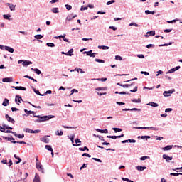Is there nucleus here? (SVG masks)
<instances>
[{
    "instance_id": "nucleus-1",
    "label": "nucleus",
    "mask_w": 182,
    "mask_h": 182,
    "mask_svg": "<svg viewBox=\"0 0 182 182\" xmlns=\"http://www.w3.org/2000/svg\"><path fill=\"white\" fill-rule=\"evenodd\" d=\"M38 119L34 120L35 123H43V122H48L50 119H55V115H34Z\"/></svg>"
},
{
    "instance_id": "nucleus-2",
    "label": "nucleus",
    "mask_w": 182,
    "mask_h": 182,
    "mask_svg": "<svg viewBox=\"0 0 182 182\" xmlns=\"http://www.w3.org/2000/svg\"><path fill=\"white\" fill-rule=\"evenodd\" d=\"M133 129H143L144 130H155L156 132L159 130V128L154 127H133Z\"/></svg>"
},
{
    "instance_id": "nucleus-3",
    "label": "nucleus",
    "mask_w": 182,
    "mask_h": 182,
    "mask_svg": "<svg viewBox=\"0 0 182 182\" xmlns=\"http://www.w3.org/2000/svg\"><path fill=\"white\" fill-rule=\"evenodd\" d=\"M174 92H176V90L172 89V90H169L168 91H164L163 95H164V97H169V96H171V95H173V93H174Z\"/></svg>"
},
{
    "instance_id": "nucleus-4",
    "label": "nucleus",
    "mask_w": 182,
    "mask_h": 182,
    "mask_svg": "<svg viewBox=\"0 0 182 182\" xmlns=\"http://www.w3.org/2000/svg\"><path fill=\"white\" fill-rule=\"evenodd\" d=\"M122 112H141V109L139 108H124L122 109Z\"/></svg>"
},
{
    "instance_id": "nucleus-5",
    "label": "nucleus",
    "mask_w": 182,
    "mask_h": 182,
    "mask_svg": "<svg viewBox=\"0 0 182 182\" xmlns=\"http://www.w3.org/2000/svg\"><path fill=\"white\" fill-rule=\"evenodd\" d=\"M47 137H50V136L49 135H46L41 138H40V141H42L43 143H46V144H48L49 141H50V139H49V138Z\"/></svg>"
},
{
    "instance_id": "nucleus-6",
    "label": "nucleus",
    "mask_w": 182,
    "mask_h": 182,
    "mask_svg": "<svg viewBox=\"0 0 182 182\" xmlns=\"http://www.w3.org/2000/svg\"><path fill=\"white\" fill-rule=\"evenodd\" d=\"M6 120L9 122V123H12V124H15V119L14 118L11 117L8 114L5 115Z\"/></svg>"
},
{
    "instance_id": "nucleus-7",
    "label": "nucleus",
    "mask_w": 182,
    "mask_h": 182,
    "mask_svg": "<svg viewBox=\"0 0 182 182\" xmlns=\"http://www.w3.org/2000/svg\"><path fill=\"white\" fill-rule=\"evenodd\" d=\"M23 100L22 99V97H21V95H16V97H15V103H16V105H19V103H21V102Z\"/></svg>"
},
{
    "instance_id": "nucleus-8",
    "label": "nucleus",
    "mask_w": 182,
    "mask_h": 182,
    "mask_svg": "<svg viewBox=\"0 0 182 182\" xmlns=\"http://www.w3.org/2000/svg\"><path fill=\"white\" fill-rule=\"evenodd\" d=\"M156 35V31L151 30L150 31H148L144 35L145 38H149V36H154Z\"/></svg>"
},
{
    "instance_id": "nucleus-9",
    "label": "nucleus",
    "mask_w": 182,
    "mask_h": 182,
    "mask_svg": "<svg viewBox=\"0 0 182 182\" xmlns=\"http://www.w3.org/2000/svg\"><path fill=\"white\" fill-rule=\"evenodd\" d=\"M75 144H73V146L74 147H79L80 146H82V141H80V139L79 138H77L75 139Z\"/></svg>"
},
{
    "instance_id": "nucleus-10",
    "label": "nucleus",
    "mask_w": 182,
    "mask_h": 182,
    "mask_svg": "<svg viewBox=\"0 0 182 182\" xmlns=\"http://www.w3.org/2000/svg\"><path fill=\"white\" fill-rule=\"evenodd\" d=\"M180 68V65H178L173 68H171L166 73V74L168 75V73H174V72H177V70H179Z\"/></svg>"
},
{
    "instance_id": "nucleus-11",
    "label": "nucleus",
    "mask_w": 182,
    "mask_h": 182,
    "mask_svg": "<svg viewBox=\"0 0 182 182\" xmlns=\"http://www.w3.org/2000/svg\"><path fill=\"white\" fill-rule=\"evenodd\" d=\"M162 158L164 159V160H166V161L167 163H169V161H171V160H173V156H169L167 154H164L162 156Z\"/></svg>"
},
{
    "instance_id": "nucleus-12",
    "label": "nucleus",
    "mask_w": 182,
    "mask_h": 182,
    "mask_svg": "<svg viewBox=\"0 0 182 182\" xmlns=\"http://www.w3.org/2000/svg\"><path fill=\"white\" fill-rule=\"evenodd\" d=\"M2 82L4 83H11V82H14V78H12V77H4L2 79Z\"/></svg>"
},
{
    "instance_id": "nucleus-13",
    "label": "nucleus",
    "mask_w": 182,
    "mask_h": 182,
    "mask_svg": "<svg viewBox=\"0 0 182 182\" xmlns=\"http://www.w3.org/2000/svg\"><path fill=\"white\" fill-rule=\"evenodd\" d=\"M4 50H6L7 52H9L10 53H14V52H15V50L14 49V48L8 46H4Z\"/></svg>"
},
{
    "instance_id": "nucleus-14",
    "label": "nucleus",
    "mask_w": 182,
    "mask_h": 182,
    "mask_svg": "<svg viewBox=\"0 0 182 182\" xmlns=\"http://www.w3.org/2000/svg\"><path fill=\"white\" fill-rule=\"evenodd\" d=\"M11 134H14V136H15V137H18V139H23V137H25V134H16V132H11Z\"/></svg>"
},
{
    "instance_id": "nucleus-15",
    "label": "nucleus",
    "mask_w": 182,
    "mask_h": 182,
    "mask_svg": "<svg viewBox=\"0 0 182 182\" xmlns=\"http://www.w3.org/2000/svg\"><path fill=\"white\" fill-rule=\"evenodd\" d=\"M0 132H1V133H12V131L6 130V128L4 127L3 125H0Z\"/></svg>"
},
{
    "instance_id": "nucleus-16",
    "label": "nucleus",
    "mask_w": 182,
    "mask_h": 182,
    "mask_svg": "<svg viewBox=\"0 0 182 182\" xmlns=\"http://www.w3.org/2000/svg\"><path fill=\"white\" fill-rule=\"evenodd\" d=\"M12 89H15L16 90H23V91H26V87H23V86H12L11 87Z\"/></svg>"
},
{
    "instance_id": "nucleus-17",
    "label": "nucleus",
    "mask_w": 182,
    "mask_h": 182,
    "mask_svg": "<svg viewBox=\"0 0 182 182\" xmlns=\"http://www.w3.org/2000/svg\"><path fill=\"white\" fill-rule=\"evenodd\" d=\"M136 168L138 171H144V170L147 169V167L139 165L136 166Z\"/></svg>"
},
{
    "instance_id": "nucleus-18",
    "label": "nucleus",
    "mask_w": 182,
    "mask_h": 182,
    "mask_svg": "<svg viewBox=\"0 0 182 182\" xmlns=\"http://www.w3.org/2000/svg\"><path fill=\"white\" fill-rule=\"evenodd\" d=\"M36 168H37V170H38V171H41L42 173H43V166H42V164H36Z\"/></svg>"
},
{
    "instance_id": "nucleus-19",
    "label": "nucleus",
    "mask_w": 182,
    "mask_h": 182,
    "mask_svg": "<svg viewBox=\"0 0 182 182\" xmlns=\"http://www.w3.org/2000/svg\"><path fill=\"white\" fill-rule=\"evenodd\" d=\"M96 55H97V53H93V50H91L88 51L87 56H90V58H96Z\"/></svg>"
},
{
    "instance_id": "nucleus-20",
    "label": "nucleus",
    "mask_w": 182,
    "mask_h": 182,
    "mask_svg": "<svg viewBox=\"0 0 182 182\" xmlns=\"http://www.w3.org/2000/svg\"><path fill=\"white\" fill-rule=\"evenodd\" d=\"M23 66H29V65H32V62L28 60H23Z\"/></svg>"
},
{
    "instance_id": "nucleus-21",
    "label": "nucleus",
    "mask_w": 182,
    "mask_h": 182,
    "mask_svg": "<svg viewBox=\"0 0 182 182\" xmlns=\"http://www.w3.org/2000/svg\"><path fill=\"white\" fill-rule=\"evenodd\" d=\"M73 48H70L67 53H65V56H73Z\"/></svg>"
},
{
    "instance_id": "nucleus-22",
    "label": "nucleus",
    "mask_w": 182,
    "mask_h": 182,
    "mask_svg": "<svg viewBox=\"0 0 182 182\" xmlns=\"http://www.w3.org/2000/svg\"><path fill=\"white\" fill-rule=\"evenodd\" d=\"M2 106H4L5 107H6V106H9V100H8V98H4L2 102Z\"/></svg>"
},
{
    "instance_id": "nucleus-23",
    "label": "nucleus",
    "mask_w": 182,
    "mask_h": 182,
    "mask_svg": "<svg viewBox=\"0 0 182 182\" xmlns=\"http://www.w3.org/2000/svg\"><path fill=\"white\" fill-rule=\"evenodd\" d=\"M31 89H33L34 93L36 95H38V96H43V94H41L38 90H36V88L33 87V86L31 87Z\"/></svg>"
},
{
    "instance_id": "nucleus-24",
    "label": "nucleus",
    "mask_w": 182,
    "mask_h": 182,
    "mask_svg": "<svg viewBox=\"0 0 182 182\" xmlns=\"http://www.w3.org/2000/svg\"><path fill=\"white\" fill-rule=\"evenodd\" d=\"M9 141H11V143H13V144H16L18 143V141H15V138H14L12 135H10L9 138Z\"/></svg>"
},
{
    "instance_id": "nucleus-25",
    "label": "nucleus",
    "mask_w": 182,
    "mask_h": 182,
    "mask_svg": "<svg viewBox=\"0 0 182 182\" xmlns=\"http://www.w3.org/2000/svg\"><path fill=\"white\" fill-rule=\"evenodd\" d=\"M33 182H41V178L39 177V175L36 173L34 179L33 180Z\"/></svg>"
},
{
    "instance_id": "nucleus-26",
    "label": "nucleus",
    "mask_w": 182,
    "mask_h": 182,
    "mask_svg": "<svg viewBox=\"0 0 182 182\" xmlns=\"http://www.w3.org/2000/svg\"><path fill=\"white\" fill-rule=\"evenodd\" d=\"M148 106H151V107H159V105L154 102H150L147 104Z\"/></svg>"
},
{
    "instance_id": "nucleus-27",
    "label": "nucleus",
    "mask_w": 182,
    "mask_h": 182,
    "mask_svg": "<svg viewBox=\"0 0 182 182\" xmlns=\"http://www.w3.org/2000/svg\"><path fill=\"white\" fill-rule=\"evenodd\" d=\"M171 149H173V145H168L165 147H163L162 150H164V151H167L168 150H171Z\"/></svg>"
},
{
    "instance_id": "nucleus-28",
    "label": "nucleus",
    "mask_w": 182,
    "mask_h": 182,
    "mask_svg": "<svg viewBox=\"0 0 182 182\" xmlns=\"http://www.w3.org/2000/svg\"><path fill=\"white\" fill-rule=\"evenodd\" d=\"M98 49H102L103 50H107L108 49H110V47L107 46H98Z\"/></svg>"
},
{
    "instance_id": "nucleus-29",
    "label": "nucleus",
    "mask_w": 182,
    "mask_h": 182,
    "mask_svg": "<svg viewBox=\"0 0 182 182\" xmlns=\"http://www.w3.org/2000/svg\"><path fill=\"white\" fill-rule=\"evenodd\" d=\"M95 130H96V132H98L99 133H105V134L109 133V130H107V129H96Z\"/></svg>"
},
{
    "instance_id": "nucleus-30",
    "label": "nucleus",
    "mask_w": 182,
    "mask_h": 182,
    "mask_svg": "<svg viewBox=\"0 0 182 182\" xmlns=\"http://www.w3.org/2000/svg\"><path fill=\"white\" fill-rule=\"evenodd\" d=\"M91 80H99L100 82H106V80H107V78L106 77L98 78V79L92 78L91 79Z\"/></svg>"
},
{
    "instance_id": "nucleus-31",
    "label": "nucleus",
    "mask_w": 182,
    "mask_h": 182,
    "mask_svg": "<svg viewBox=\"0 0 182 182\" xmlns=\"http://www.w3.org/2000/svg\"><path fill=\"white\" fill-rule=\"evenodd\" d=\"M35 39H37V41H39L40 39H42L43 38V35L41 34H37L34 36Z\"/></svg>"
},
{
    "instance_id": "nucleus-32",
    "label": "nucleus",
    "mask_w": 182,
    "mask_h": 182,
    "mask_svg": "<svg viewBox=\"0 0 182 182\" xmlns=\"http://www.w3.org/2000/svg\"><path fill=\"white\" fill-rule=\"evenodd\" d=\"M78 150H80V151H89V148H87V146H84V147H80L78 148Z\"/></svg>"
},
{
    "instance_id": "nucleus-33",
    "label": "nucleus",
    "mask_w": 182,
    "mask_h": 182,
    "mask_svg": "<svg viewBox=\"0 0 182 182\" xmlns=\"http://www.w3.org/2000/svg\"><path fill=\"white\" fill-rule=\"evenodd\" d=\"M107 139H113L114 140H116V139H119V137L116 135H107Z\"/></svg>"
},
{
    "instance_id": "nucleus-34",
    "label": "nucleus",
    "mask_w": 182,
    "mask_h": 182,
    "mask_svg": "<svg viewBox=\"0 0 182 182\" xmlns=\"http://www.w3.org/2000/svg\"><path fill=\"white\" fill-rule=\"evenodd\" d=\"M55 136H63V131L60 130H57L55 132Z\"/></svg>"
},
{
    "instance_id": "nucleus-35",
    "label": "nucleus",
    "mask_w": 182,
    "mask_h": 182,
    "mask_svg": "<svg viewBox=\"0 0 182 182\" xmlns=\"http://www.w3.org/2000/svg\"><path fill=\"white\" fill-rule=\"evenodd\" d=\"M95 90L97 91H100V90H107V87H96Z\"/></svg>"
},
{
    "instance_id": "nucleus-36",
    "label": "nucleus",
    "mask_w": 182,
    "mask_h": 182,
    "mask_svg": "<svg viewBox=\"0 0 182 182\" xmlns=\"http://www.w3.org/2000/svg\"><path fill=\"white\" fill-rule=\"evenodd\" d=\"M4 19H7V21H11V14H4Z\"/></svg>"
},
{
    "instance_id": "nucleus-37",
    "label": "nucleus",
    "mask_w": 182,
    "mask_h": 182,
    "mask_svg": "<svg viewBox=\"0 0 182 182\" xmlns=\"http://www.w3.org/2000/svg\"><path fill=\"white\" fill-rule=\"evenodd\" d=\"M173 43H174L173 42H169L167 43H164V44H161L159 45V47L161 48L163 46H171V45H173Z\"/></svg>"
},
{
    "instance_id": "nucleus-38",
    "label": "nucleus",
    "mask_w": 182,
    "mask_h": 182,
    "mask_svg": "<svg viewBox=\"0 0 182 182\" xmlns=\"http://www.w3.org/2000/svg\"><path fill=\"white\" fill-rule=\"evenodd\" d=\"M51 11L53 13V14H59V8L58 7H54L52 9Z\"/></svg>"
},
{
    "instance_id": "nucleus-39",
    "label": "nucleus",
    "mask_w": 182,
    "mask_h": 182,
    "mask_svg": "<svg viewBox=\"0 0 182 182\" xmlns=\"http://www.w3.org/2000/svg\"><path fill=\"white\" fill-rule=\"evenodd\" d=\"M68 137L71 140V143L73 144V143H75V134H72L70 136L68 135Z\"/></svg>"
},
{
    "instance_id": "nucleus-40",
    "label": "nucleus",
    "mask_w": 182,
    "mask_h": 182,
    "mask_svg": "<svg viewBox=\"0 0 182 182\" xmlns=\"http://www.w3.org/2000/svg\"><path fill=\"white\" fill-rule=\"evenodd\" d=\"M131 101L133 102V103H141V99L138 98V99H132Z\"/></svg>"
},
{
    "instance_id": "nucleus-41",
    "label": "nucleus",
    "mask_w": 182,
    "mask_h": 182,
    "mask_svg": "<svg viewBox=\"0 0 182 182\" xmlns=\"http://www.w3.org/2000/svg\"><path fill=\"white\" fill-rule=\"evenodd\" d=\"M141 139L142 140H149V139H151V136H149V135H144V136H141Z\"/></svg>"
},
{
    "instance_id": "nucleus-42",
    "label": "nucleus",
    "mask_w": 182,
    "mask_h": 182,
    "mask_svg": "<svg viewBox=\"0 0 182 182\" xmlns=\"http://www.w3.org/2000/svg\"><path fill=\"white\" fill-rule=\"evenodd\" d=\"M146 15H154L156 14V11H150L149 10L145 11Z\"/></svg>"
},
{
    "instance_id": "nucleus-43",
    "label": "nucleus",
    "mask_w": 182,
    "mask_h": 182,
    "mask_svg": "<svg viewBox=\"0 0 182 182\" xmlns=\"http://www.w3.org/2000/svg\"><path fill=\"white\" fill-rule=\"evenodd\" d=\"M3 127H5L7 130H13V127H9L8 125H6V124H2Z\"/></svg>"
},
{
    "instance_id": "nucleus-44",
    "label": "nucleus",
    "mask_w": 182,
    "mask_h": 182,
    "mask_svg": "<svg viewBox=\"0 0 182 182\" xmlns=\"http://www.w3.org/2000/svg\"><path fill=\"white\" fill-rule=\"evenodd\" d=\"M112 130H114V133H117V132H123V129L122 128H112Z\"/></svg>"
},
{
    "instance_id": "nucleus-45",
    "label": "nucleus",
    "mask_w": 182,
    "mask_h": 182,
    "mask_svg": "<svg viewBox=\"0 0 182 182\" xmlns=\"http://www.w3.org/2000/svg\"><path fill=\"white\" fill-rule=\"evenodd\" d=\"M34 72L36 75H42V71L39 68H34Z\"/></svg>"
},
{
    "instance_id": "nucleus-46",
    "label": "nucleus",
    "mask_w": 182,
    "mask_h": 182,
    "mask_svg": "<svg viewBox=\"0 0 182 182\" xmlns=\"http://www.w3.org/2000/svg\"><path fill=\"white\" fill-rule=\"evenodd\" d=\"M118 86H121V87H129V84H121L120 82L117 83Z\"/></svg>"
},
{
    "instance_id": "nucleus-47",
    "label": "nucleus",
    "mask_w": 182,
    "mask_h": 182,
    "mask_svg": "<svg viewBox=\"0 0 182 182\" xmlns=\"http://www.w3.org/2000/svg\"><path fill=\"white\" fill-rule=\"evenodd\" d=\"M45 148L48 151H52L53 150V149L52 148V146H50V145H46Z\"/></svg>"
},
{
    "instance_id": "nucleus-48",
    "label": "nucleus",
    "mask_w": 182,
    "mask_h": 182,
    "mask_svg": "<svg viewBox=\"0 0 182 182\" xmlns=\"http://www.w3.org/2000/svg\"><path fill=\"white\" fill-rule=\"evenodd\" d=\"M46 46H48V48H55V43H47Z\"/></svg>"
},
{
    "instance_id": "nucleus-49",
    "label": "nucleus",
    "mask_w": 182,
    "mask_h": 182,
    "mask_svg": "<svg viewBox=\"0 0 182 182\" xmlns=\"http://www.w3.org/2000/svg\"><path fill=\"white\" fill-rule=\"evenodd\" d=\"M178 21H180V19L176 18V19H173V20H171V21H168L167 23H174L175 22H178Z\"/></svg>"
},
{
    "instance_id": "nucleus-50",
    "label": "nucleus",
    "mask_w": 182,
    "mask_h": 182,
    "mask_svg": "<svg viewBox=\"0 0 182 182\" xmlns=\"http://www.w3.org/2000/svg\"><path fill=\"white\" fill-rule=\"evenodd\" d=\"M64 36H66V34H63V35H60V36H55L54 38L55 39H63Z\"/></svg>"
},
{
    "instance_id": "nucleus-51",
    "label": "nucleus",
    "mask_w": 182,
    "mask_h": 182,
    "mask_svg": "<svg viewBox=\"0 0 182 182\" xmlns=\"http://www.w3.org/2000/svg\"><path fill=\"white\" fill-rule=\"evenodd\" d=\"M95 61L97 62L98 63H105V60H102V59H99V58H95Z\"/></svg>"
},
{
    "instance_id": "nucleus-52",
    "label": "nucleus",
    "mask_w": 182,
    "mask_h": 182,
    "mask_svg": "<svg viewBox=\"0 0 182 182\" xmlns=\"http://www.w3.org/2000/svg\"><path fill=\"white\" fill-rule=\"evenodd\" d=\"M147 159H150V156H141L139 160H141V161H144V160Z\"/></svg>"
},
{
    "instance_id": "nucleus-53",
    "label": "nucleus",
    "mask_w": 182,
    "mask_h": 182,
    "mask_svg": "<svg viewBox=\"0 0 182 182\" xmlns=\"http://www.w3.org/2000/svg\"><path fill=\"white\" fill-rule=\"evenodd\" d=\"M65 8H66L67 11H71L72 9V6L70 4H65Z\"/></svg>"
},
{
    "instance_id": "nucleus-54",
    "label": "nucleus",
    "mask_w": 182,
    "mask_h": 182,
    "mask_svg": "<svg viewBox=\"0 0 182 182\" xmlns=\"http://www.w3.org/2000/svg\"><path fill=\"white\" fill-rule=\"evenodd\" d=\"M24 112L26 113V114H27V116H29L30 114H32V111L31 110H28L26 109H24Z\"/></svg>"
},
{
    "instance_id": "nucleus-55",
    "label": "nucleus",
    "mask_w": 182,
    "mask_h": 182,
    "mask_svg": "<svg viewBox=\"0 0 182 182\" xmlns=\"http://www.w3.org/2000/svg\"><path fill=\"white\" fill-rule=\"evenodd\" d=\"M129 26H136V28H139V26H139V24H136L134 22H132V23L129 24Z\"/></svg>"
},
{
    "instance_id": "nucleus-56",
    "label": "nucleus",
    "mask_w": 182,
    "mask_h": 182,
    "mask_svg": "<svg viewBox=\"0 0 182 182\" xmlns=\"http://www.w3.org/2000/svg\"><path fill=\"white\" fill-rule=\"evenodd\" d=\"M73 93H79V90H77L76 89L71 90V93H70V96H72V95H73Z\"/></svg>"
},
{
    "instance_id": "nucleus-57",
    "label": "nucleus",
    "mask_w": 182,
    "mask_h": 182,
    "mask_svg": "<svg viewBox=\"0 0 182 182\" xmlns=\"http://www.w3.org/2000/svg\"><path fill=\"white\" fill-rule=\"evenodd\" d=\"M46 95H52V90H48L44 94H43V96H46Z\"/></svg>"
},
{
    "instance_id": "nucleus-58",
    "label": "nucleus",
    "mask_w": 182,
    "mask_h": 182,
    "mask_svg": "<svg viewBox=\"0 0 182 182\" xmlns=\"http://www.w3.org/2000/svg\"><path fill=\"white\" fill-rule=\"evenodd\" d=\"M122 180L123 181H127V182H134V181H132V180H130V179H129L127 178H122Z\"/></svg>"
},
{
    "instance_id": "nucleus-59",
    "label": "nucleus",
    "mask_w": 182,
    "mask_h": 182,
    "mask_svg": "<svg viewBox=\"0 0 182 182\" xmlns=\"http://www.w3.org/2000/svg\"><path fill=\"white\" fill-rule=\"evenodd\" d=\"M155 140H163L164 137L163 136H154Z\"/></svg>"
},
{
    "instance_id": "nucleus-60",
    "label": "nucleus",
    "mask_w": 182,
    "mask_h": 182,
    "mask_svg": "<svg viewBox=\"0 0 182 182\" xmlns=\"http://www.w3.org/2000/svg\"><path fill=\"white\" fill-rule=\"evenodd\" d=\"M115 60H123V58H122L120 55H116Z\"/></svg>"
},
{
    "instance_id": "nucleus-61",
    "label": "nucleus",
    "mask_w": 182,
    "mask_h": 182,
    "mask_svg": "<svg viewBox=\"0 0 182 182\" xmlns=\"http://www.w3.org/2000/svg\"><path fill=\"white\" fill-rule=\"evenodd\" d=\"M16 6L14 5V4H11V6H9L10 11H15Z\"/></svg>"
},
{
    "instance_id": "nucleus-62",
    "label": "nucleus",
    "mask_w": 182,
    "mask_h": 182,
    "mask_svg": "<svg viewBox=\"0 0 182 182\" xmlns=\"http://www.w3.org/2000/svg\"><path fill=\"white\" fill-rule=\"evenodd\" d=\"M116 2V0H110L107 2V5H112V4H114Z\"/></svg>"
},
{
    "instance_id": "nucleus-63",
    "label": "nucleus",
    "mask_w": 182,
    "mask_h": 182,
    "mask_svg": "<svg viewBox=\"0 0 182 182\" xmlns=\"http://www.w3.org/2000/svg\"><path fill=\"white\" fill-rule=\"evenodd\" d=\"M156 46L154 44H148L146 48H147V49H150V48H154Z\"/></svg>"
},
{
    "instance_id": "nucleus-64",
    "label": "nucleus",
    "mask_w": 182,
    "mask_h": 182,
    "mask_svg": "<svg viewBox=\"0 0 182 182\" xmlns=\"http://www.w3.org/2000/svg\"><path fill=\"white\" fill-rule=\"evenodd\" d=\"M139 87H137V86H136L133 90H130V92H132V93H136V92H137V89H138Z\"/></svg>"
}]
</instances>
